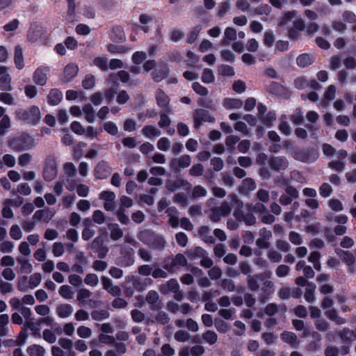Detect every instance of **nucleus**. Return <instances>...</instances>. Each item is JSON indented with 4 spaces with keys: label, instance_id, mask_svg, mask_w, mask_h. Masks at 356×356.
I'll list each match as a JSON object with an SVG mask.
<instances>
[{
    "label": "nucleus",
    "instance_id": "obj_9",
    "mask_svg": "<svg viewBox=\"0 0 356 356\" xmlns=\"http://www.w3.org/2000/svg\"><path fill=\"white\" fill-rule=\"evenodd\" d=\"M99 198L104 201V208L106 211H112L114 209V200L115 195L112 191H103L99 194Z\"/></svg>",
    "mask_w": 356,
    "mask_h": 356
},
{
    "label": "nucleus",
    "instance_id": "obj_16",
    "mask_svg": "<svg viewBox=\"0 0 356 356\" xmlns=\"http://www.w3.org/2000/svg\"><path fill=\"white\" fill-rule=\"evenodd\" d=\"M17 262L20 266L22 273L29 274L33 271V266L26 258L18 257H17Z\"/></svg>",
    "mask_w": 356,
    "mask_h": 356
},
{
    "label": "nucleus",
    "instance_id": "obj_34",
    "mask_svg": "<svg viewBox=\"0 0 356 356\" xmlns=\"http://www.w3.org/2000/svg\"><path fill=\"white\" fill-rule=\"evenodd\" d=\"M336 88L334 86L331 85L328 87L327 90L324 95V100L321 102L322 106H327V102L332 100L335 97Z\"/></svg>",
    "mask_w": 356,
    "mask_h": 356
},
{
    "label": "nucleus",
    "instance_id": "obj_62",
    "mask_svg": "<svg viewBox=\"0 0 356 356\" xmlns=\"http://www.w3.org/2000/svg\"><path fill=\"white\" fill-rule=\"evenodd\" d=\"M0 291L3 293H11L13 291V286L12 284L5 282L0 278Z\"/></svg>",
    "mask_w": 356,
    "mask_h": 356
},
{
    "label": "nucleus",
    "instance_id": "obj_32",
    "mask_svg": "<svg viewBox=\"0 0 356 356\" xmlns=\"http://www.w3.org/2000/svg\"><path fill=\"white\" fill-rule=\"evenodd\" d=\"M59 294L65 299L70 300L74 296V291L72 288L68 285H63L59 288Z\"/></svg>",
    "mask_w": 356,
    "mask_h": 356
},
{
    "label": "nucleus",
    "instance_id": "obj_49",
    "mask_svg": "<svg viewBox=\"0 0 356 356\" xmlns=\"http://www.w3.org/2000/svg\"><path fill=\"white\" fill-rule=\"evenodd\" d=\"M77 334L81 338L88 339L92 336V330L88 327L81 325L77 328Z\"/></svg>",
    "mask_w": 356,
    "mask_h": 356
},
{
    "label": "nucleus",
    "instance_id": "obj_51",
    "mask_svg": "<svg viewBox=\"0 0 356 356\" xmlns=\"http://www.w3.org/2000/svg\"><path fill=\"white\" fill-rule=\"evenodd\" d=\"M10 237L16 241L19 240L22 236V232L18 225H13L10 229Z\"/></svg>",
    "mask_w": 356,
    "mask_h": 356
},
{
    "label": "nucleus",
    "instance_id": "obj_57",
    "mask_svg": "<svg viewBox=\"0 0 356 356\" xmlns=\"http://www.w3.org/2000/svg\"><path fill=\"white\" fill-rule=\"evenodd\" d=\"M275 36L272 31H268L264 33V43L267 47H272L275 42Z\"/></svg>",
    "mask_w": 356,
    "mask_h": 356
},
{
    "label": "nucleus",
    "instance_id": "obj_23",
    "mask_svg": "<svg viewBox=\"0 0 356 356\" xmlns=\"http://www.w3.org/2000/svg\"><path fill=\"white\" fill-rule=\"evenodd\" d=\"M222 104L227 109H235L241 108L243 102L239 99L226 98L223 100Z\"/></svg>",
    "mask_w": 356,
    "mask_h": 356
},
{
    "label": "nucleus",
    "instance_id": "obj_19",
    "mask_svg": "<svg viewBox=\"0 0 356 356\" xmlns=\"http://www.w3.org/2000/svg\"><path fill=\"white\" fill-rule=\"evenodd\" d=\"M141 133L147 138L158 137L161 134V131L158 128L151 125L145 126L142 129Z\"/></svg>",
    "mask_w": 356,
    "mask_h": 356
},
{
    "label": "nucleus",
    "instance_id": "obj_15",
    "mask_svg": "<svg viewBox=\"0 0 356 356\" xmlns=\"http://www.w3.org/2000/svg\"><path fill=\"white\" fill-rule=\"evenodd\" d=\"M62 99L63 94L58 89H51L47 96L48 103L54 106L58 104Z\"/></svg>",
    "mask_w": 356,
    "mask_h": 356
},
{
    "label": "nucleus",
    "instance_id": "obj_59",
    "mask_svg": "<svg viewBox=\"0 0 356 356\" xmlns=\"http://www.w3.org/2000/svg\"><path fill=\"white\" fill-rule=\"evenodd\" d=\"M147 58L144 51H136L132 56V61L135 64H140Z\"/></svg>",
    "mask_w": 356,
    "mask_h": 356
},
{
    "label": "nucleus",
    "instance_id": "obj_40",
    "mask_svg": "<svg viewBox=\"0 0 356 356\" xmlns=\"http://www.w3.org/2000/svg\"><path fill=\"white\" fill-rule=\"evenodd\" d=\"M279 129L280 131L288 136L289 135L292 130H291V127L289 126V124H288V122H286V116H282L281 118H280V124H279Z\"/></svg>",
    "mask_w": 356,
    "mask_h": 356
},
{
    "label": "nucleus",
    "instance_id": "obj_35",
    "mask_svg": "<svg viewBox=\"0 0 356 356\" xmlns=\"http://www.w3.org/2000/svg\"><path fill=\"white\" fill-rule=\"evenodd\" d=\"M10 127V118L8 115H4L0 120V136L5 135Z\"/></svg>",
    "mask_w": 356,
    "mask_h": 356
},
{
    "label": "nucleus",
    "instance_id": "obj_52",
    "mask_svg": "<svg viewBox=\"0 0 356 356\" xmlns=\"http://www.w3.org/2000/svg\"><path fill=\"white\" fill-rule=\"evenodd\" d=\"M24 93L28 98L33 99L37 96L38 89L33 85H26L24 87Z\"/></svg>",
    "mask_w": 356,
    "mask_h": 356
},
{
    "label": "nucleus",
    "instance_id": "obj_18",
    "mask_svg": "<svg viewBox=\"0 0 356 356\" xmlns=\"http://www.w3.org/2000/svg\"><path fill=\"white\" fill-rule=\"evenodd\" d=\"M42 29L38 26H33L30 28L28 32L27 38L30 42L38 41L42 35Z\"/></svg>",
    "mask_w": 356,
    "mask_h": 356
},
{
    "label": "nucleus",
    "instance_id": "obj_17",
    "mask_svg": "<svg viewBox=\"0 0 356 356\" xmlns=\"http://www.w3.org/2000/svg\"><path fill=\"white\" fill-rule=\"evenodd\" d=\"M60 347L66 350L67 356H75L74 352L72 350L73 342L71 339L62 337L58 340Z\"/></svg>",
    "mask_w": 356,
    "mask_h": 356
},
{
    "label": "nucleus",
    "instance_id": "obj_45",
    "mask_svg": "<svg viewBox=\"0 0 356 356\" xmlns=\"http://www.w3.org/2000/svg\"><path fill=\"white\" fill-rule=\"evenodd\" d=\"M81 14L88 19H92L95 16V10L94 8L90 5H84L81 8Z\"/></svg>",
    "mask_w": 356,
    "mask_h": 356
},
{
    "label": "nucleus",
    "instance_id": "obj_39",
    "mask_svg": "<svg viewBox=\"0 0 356 356\" xmlns=\"http://www.w3.org/2000/svg\"><path fill=\"white\" fill-rule=\"evenodd\" d=\"M325 316L330 320L336 322L337 324H343L346 323V320L341 317H339L337 312L334 309L327 311L325 312Z\"/></svg>",
    "mask_w": 356,
    "mask_h": 356
},
{
    "label": "nucleus",
    "instance_id": "obj_36",
    "mask_svg": "<svg viewBox=\"0 0 356 356\" xmlns=\"http://www.w3.org/2000/svg\"><path fill=\"white\" fill-rule=\"evenodd\" d=\"M282 339L292 346H296L297 342V337L294 333L290 332H284L281 335Z\"/></svg>",
    "mask_w": 356,
    "mask_h": 356
},
{
    "label": "nucleus",
    "instance_id": "obj_50",
    "mask_svg": "<svg viewBox=\"0 0 356 356\" xmlns=\"http://www.w3.org/2000/svg\"><path fill=\"white\" fill-rule=\"evenodd\" d=\"M202 29V27L201 25H197L193 28V29L190 31L188 37V42L189 43H193L196 40Z\"/></svg>",
    "mask_w": 356,
    "mask_h": 356
},
{
    "label": "nucleus",
    "instance_id": "obj_58",
    "mask_svg": "<svg viewBox=\"0 0 356 356\" xmlns=\"http://www.w3.org/2000/svg\"><path fill=\"white\" fill-rule=\"evenodd\" d=\"M93 64L102 70H106L108 69L107 60L106 58L97 57L94 59Z\"/></svg>",
    "mask_w": 356,
    "mask_h": 356
},
{
    "label": "nucleus",
    "instance_id": "obj_44",
    "mask_svg": "<svg viewBox=\"0 0 356 356\" xmlns=\"http://www.w3.org/2000/svg\"><path fill=\"white\" fill-rule=\"evenodd\" d=\"M95 84V78L92 74H87L82 81V86L86 89H92Z\"/></svg>",
    "mask_w": 356,
    "mask_h": 356
},
{
    "label": "nucleus",
    "instance_id": "obj_63",
    "mask_svg": "<svg viewBox=\"0 0 356 356\" xmlns=\"http://www.w3.org/2000/svg\"><path fill=\"white\" fill-rule=\"evenodd\" d=\"M175 339L180 342H185L189 340L190 334L184 330H179L175 334Z\"/></svg>",
    "mask_w": 356,
    "mask_h": 356
},
{
    "label": "nucleus",
    "instance_id": "obj_7",
    "mask_svg": "<svg viewBox=\"0 0 356 356\" xmlns=\"http://www.w3.org/2000/svg\"><path fill=\"white\" fill-rule=\"evenodd\" d=\"M49 72V67H40L37 68L33 74V82L39 86H43L47 83V74Z\"/></svg>",
    "mask_w": 356,
    "mask_h": 356
},
{
    "label": "nucleus",
    "instance_id": "obj_43",
    "mask_svg": "<svg viewBox=\"0 0 356 356\" xmlns=\"http://www.w3.org/2000/svg\"><path fill=\"white\" fill-rule=\"evenodd\" d=\"M15 248V244L10 241H2L0 243V251L2 253H11Z\"/></svg>",
    "mask_w": 356,
    "mask_h": 356
},
{
    "label": "nucleus",
    "instance_id": "obj_1",
    "mask_svg": "<svg viewBox=\"0 0 356 356\" xmlns=\"http://www.w3.org/2000/svg\"><path fill=\"white\" fill-rule=\"evenodd\" d=\"M277 26L282 29H286L289 37L294 40L299 38L300 31L305 28L302 19L298 16V12L296 10L284 13L277 19Z\"/></svg>",
    "mask_w": 356,
    "mask_h": 356
},
{
    "label": "nucleus",
    "instance_id": "obj_42",
    "mask_svg": "<svg viewBox=\"0 0 356 356\" xmlns=\"http://www.w3.org/2000/svg\"><path fill=\"white\" fill-rule=\"evenodd\" d=\"M42 275L39 273H35L29 277V284L31 289L37 287L41 282Z\"/></svg>",
    "mask_w": 356,
    "mask_h": 356
},
{
    "label": "nucleus",
    "instance_id": "obj_22",
    "mask_svg": "<svg viewBox=\"0 0 356 356\" xmlns=\"http://www.w3.org/2000/svg\"><path fill=\"white\" fill-rule=\"evenodd\" d=\"M26 353L29 356H44L45 349L40 345L33 344L27 348Z\"/></svg>",
    "mask_w": 356,
    "mask_h": 356
},
{
    "label": "nucleus",
    "instance_id": "obj_27",
    "mask_svg": "<svg viewBox=\"0 0 356 356\" xmlns=\"http://www.w3.org/2000/svg\"><path fill=\"white\" fill-rule=\"evenodd\" d=\"M316 289V286L313 283H307L306 284V292L305 293V298L307 302L312 303L314 302L315 297H314V291Z\"/></svg>",
    "mask_w": 356,
    "mask_h": 356
},
{
    "label": "nucleus",
    "instance_id": "obj_37",
    "mask_svg": "<svg viewBox=\"0 0 356 356\" xmlns=\"http://www.w3.org/2000/svg\"><path fill=\"white\" fill-rule=\"evenodd\" d=\"M170 140L166 137H161L156 143L157 148L163 152H167L170 148Z\"/></svg>",
    "mask_w": 356,
    "mask_h": 356
},
{
    "label": "nucleus",
    "instance_id": "obj_3",
    "mask_svg": "<svg viewBox=\"0 0 356 356\" xmlns=\"http://www.w3.org/2000/svg\"><path fill=\"white\" fill-rule=\"evenodd\" d=\"M15 114L17 120L34 124H37L41 118L40 108L36 106H32L29 109H17Z\"/></svg>",
    "mask_w": 356,
    "mask_h": 356
},
{
    "label": "nucleus",
    "instance_id": "obj_61",
    "mask_svg": "<svg viewBox=\"0 0 356 356\" xmlns=\"http://www.w3.org/2000/svg\"><path fill=\"white\" fill-rule=\"evenodd\" d=\"M72 131L77 135H83L85 134V129L77 121L73 122L70 125Z\"/></svg>",
    "mask_w": 356,
    "mask_h": 356
},
{
    "label": "nucleus",
    "instance_id": "obj_47",
    "mask_svg": "<svg viewBox=\"0 0 356 356\" xmlns=\"http://www.w3.org/2000/svg\"><path fill=\"white\" fill-rule=\"evenodd\" d=\"M42 337L46 341H47L49 343H55L57 339L55 333L49 329H45L42 332Z\"/></svg>",
    "mask_w": 356,
    "mask_h": 356
},
{
    "label": "nucleus",
    "instance_id": "obj_30",
    "mask_svg": "<svg viewBox=\"0 0 356 356\" xmlns=\"http://www.w3.org/2000/svg\"><path fill=\"white\" fill-rule=\"evenodd\" d=\"M108 229L111 231V238L114 241L118 240L123 235V232L118 224L109 225Z\"/></svg>",
    "mask_w": 356,
    "mask_h": 356
},
{
    "label": "nucleus",
    "instance_id": "obj_4",
    "mask_svg": "<svg viewBox=\"0 0 356 356\" xmlns=\"http://www.w3.org/2000/svg\"><path fill=\"white\" fill-rule=\"evenodd\" d=\"M57 175V165L52 157L47 159L43 171V177L46 181H52Z\"/></svg>",
    "mask_w": 356,
    "mask_h": 356
},
{
    "label": "nucleus",
    "instance_id": "obj_41",
    "mask_svg": "<svg viewBox=\"0 0 356 356\" xmlns=\"http://www.w3.org/2000/svg\"><path fill=\"white\" fill-rule=\"evenodd\" d=\"M202 338L205 342L213 345L217 341L218 336L215 332L209 330L203 334Z\"/></svg>",
    "mask_w": 356,
    "mask_h": 356
},
{
    "label": "nucleus",
    "instance_id": "obj_2",
    "mask_svg": "<svg viewBox=\"0 0 356 356\" xmlns=\"http://www.w3.org/2000/svg\"><path fill=\"white\" fill-rule=\"evenodd\" d=\"M9 147L14 151L19 152L24 149H31L35 146V140L28 134L9 138L8 140Z\"/></svg>",
    "mask_w": 356,
    "mask_h": 356
},
{
    "label": "nucleus",
    "instance_id": "obj_53",
    "mask_svg": "<svg viewBox=\"0 0 356 356\" xmlns=\"http://www.w3.org/2000/svg\"><path fill=\"white\" fill-rule=\"evenodd\" d=\"M104 129L111 135H116L118 132V128L116 124L112 122H106L104 124Z\"/></svg>",
    "mask_w": 356,
    "mask_h": 356
},
{
    "label": "nucleus",
    "instance_id": "obj_10",
    "mask_svg": "<svg viewBox=\"0 0 356 356\" xmlns=\"http://www.w3.org/2000/svg\"><path fill=\"white\" fill-rule=\"evenodd\" d=\"M79 72V67L76 63H70L67 64L63 70V80L66 82L72 81L76 76Z\"/></svg>",
    "mask_w": 356,
    "mask_h": 356
},
{
    "label": "nucleus",
    "instance_id": "obj_29",
    "mask_svg": "<svg viewBox=\"0 0 356 356\" xmlns=\"http://www.w3.org/2000/svg\"><path fill=\"white\" fill-rule=\"evenodd\" d=\"M314 58L312 55L304 54L297 58V64L300 67H305L313 62Z\"/></svg>",
    "mask_w": 356,
    "mask_h": 356
},
{
    "label": "nucleus",
    "instance_id": "obj_38",
    "mask_svg": "<svg viewBox=\"0 0 356 356\" xmlns=\"http://www.w3.org/2000/svg\"><path fill=\"white\" fill-rule=\"evenodd\" d=\"M83 112L85 114L86 120L88 122H92L95 120L94 109L91 104L85 105L83 108Z\"/></svg>",
    "mask_w": 356,
    "mask_h": 356
},
{
    "label": "nucleus",
    "instance_id": "obj_21",
    "mask_svg": "<svg viewBox=\"0 0 356 356\" xmlns=\"http://www.w3.org/2000/svg\"><path fill=\"white\" fill-rule=\"evenodd\" d=\"M270 165L275 170H284L288 166V161L284 157H273L270 160Z\"/></svg>",
    "mask_w": 356,
    "mask_h": 356
},
{
    "label": "nucleus",
    "instance_id": "obj_28",
    "mask_svg": "<svg viewBox=\"0 0 356 356\" xmlns=\"http://www.w3.org/2000/svg\"><path fill=\"white\" fill-rule=\"evenodd\" d=\"M256 188V184L252 179H245L243 181L242 185L240 186V191L243 193H248Z\"/></svg>",
    "mask_w": 356,
    "mask_h": 356
},
{
    "label": "nucleus",
    "instance_id": "obj_20",
    "mask_svg": "<svg viewBox=\"0 0 356 356\" xmlns=\"http://www.w3.org/2000/svg\"><path fill=\"white\" fill-rule=\"evenodd\" d=\"M14 60L17 69L22 70L24 67L23 52L20 46H17L15 49Z\"/></svg>",
    "mask_w": 356,
    "mask_h": 356
},
{
    "label": "nucleus",
    "instance_id": "obj_56",
    "mask_svg": "<svg viewBox=\"0 0 356 356\" xmlns=\"http://www.w3.org/2000/svg\"><path fill=\"white\" fill-rule=\"evenodd\" d=\"M319 257L320 254L318 252H312L309 257V261L314 264V268L317 270L321 269V264L318 262Z\"/></svg>",
    "mask_w": 356,
    "mask_h": 356
},
{
    "label": "nucleus",
    "instance_id": "obj_26",
    "mask_svg": "<svg viewBox=\"0 0 356 356\" xmlns=\"http://www.w3.org/2000/svg\"><path fill=\"white\" fill-rule=\"evenodd\" d=\"M236 39V31L232 27H227L224 32V38L222 44H227L229 41Z\"/></svg>",
    "mask_w": 356,
    "mask_h": 356
},
{
    "label": "nucleus",
    "instance_id": "obj_5",
    "mask_svg": "<svg viewBox=\"0 0 356 356\" xmlns=\"http://www.w3.org/2000/svg\"><path fill=\"white\" fill-rule=\"evenodd\" d=\"M194 125L196 128L200 127L203 122H213L215 121L209 111L204 109H197L194 113Z\"/></svg>",
    "mask_w": 356,
    "mask_h": 356
},
{
    "label": "nucleus",
    "instance_id": "obj_33",
    "mask_svg": "<svg viewBox=\"0 0 356 356\" xmlns=\"http://www.w3.org/2000/svg\"><path fill=\"white\" fill-rule=\"evenodd\" d=\"M156 99L157 104L161 106L165 107L169 102V98L166 94L161 90H158L156 92Z\"/></svg>",
    "mask_w": 356,
    "mask_h": 356
},
{
    "label": "nucleus",
    "instance_id": "obj_11",
    "mask_svg": "<svg viewBox=\"0 0 356 356\" xmlns=\"http://www.w3.org/2000/svg\"><path fill=\"white\" fill-rule=\"evenodd\" d=\"M111 173V168L104 161L98 163L95 168V175L98 179H104Z\"/></svg>",
    "mask_w": 356,
    "mask_h": 356
},
{
    "label": "nucleus",
    "instance_id": "obj_54",
    "mask_svg": "<svg viewBox=\"0 0 356 356\" xmlns=\"http://www.w3.org/2000/svg\"><path fill=\"white\" fill-rule=\"evenodd\" d=\"M84 282L87 285L95 286L99 283V279L95 274L90 273L86 276Z\"/></svg>",
    "mask_w": 356,
    "mask_h": 356
},
{
    "label": "nucleus",
    "instance_id": "obj_8",
    "mask_svg": "<svg viewBox=\"0 0 356 356\" xmlns=\"http://www.w3.org/2000/svg\"><path fill=\"white\" fill-rule=\"evenodd\" d=\"M191 159L189 155L184 154L177 159H172L170 165L172 170L177 171L181 168H185L190 165Z\"/></svg>",
    "mask_w": 356,
    "mask_h": 356
},
{
    "label": "nucleus",
    "instance_id": "obj_13",
    "mask_svg": "<svg viewBox=\"0 0 356 356\" xmlns=\"http://www.w3.org/2000/svg\"><path fill=\"white\" fill-rule=\"evenodd\" d=\"M68 8L65 16V20L69 23H74L79 19V15L76 13V3L74 0H67Z\"/></svg>",
    "mask_w": 356,
    "mask_h": 356
},
{
    "label": "nucleus",
    "instance_id": "obj_46",
    "mask_svg": "<svg viewBox=\"0 0 356 356\" xmlns=\"http://www.w3.org/2000/svg\"><path fill=\"white\" fill-rule=\"evenodd\" d=\"M339 256L341 259L348 266L353 264L355 261L354 256L348 251L341 250L339 252Z\"/></svg>",
    "mask_w": 356,
    "mask_h": 356
},
{
    "label": "nucleus",
    "instance_id": "obj_55",
    "mask_svg": "<svg viewBox=\"0 0 356 356\" xmlns=\"http://www.w3.org/2000/svg\"><path fill=\"white\" fill-rule=\"evenodd\" d=\"M0 102L5 104L13 105L15 99L13 96L9 92H1L0 93Z\"/></svg>",
    "mask_w": 356,
    "mask_h": 356
},
{
    "label": "nucleus",
    "instance_id": "obj_24",
    "mask_svg": "<svg viewBox=\"0 0 356 356\" xmlns=\"http://www.w3.org/2000/svg\"><path fill=\"white\" fill-rule=\"evenodd\" d=\"M83 223L86 227L82 232V238L85 241H88L95 235V232L90 227L91 225V220L90 219H86Z\"/></svg>",
    "mask_w": 356,
    "mask_h": 356
},
{
    "label": "nucleus",
    "instance_id": "obj_25",
    "mask_svg": "<svg viewBox=\"0 0 356 356\" xmlns=\"http://www.w3.org/2000/svg\"><path fill=\"white\" fill-rule=\"evenodd\" d=\"M54 216V212L50 209L40 210L35 213L34 218L48 222Z\"/></svg>",
    "mask_w": 356,
    "mask_h": 356
},
{
    "label": "nucleus",
    "instance_id": "obj_48",
    "mask_svg": "<svg viewBox=\"0 0 356 356\" xmlns=\"http://www.w3.org/2000/svg\"><path fill=\"white\" fill-rule=\"evenodd\" d=\"M213 72L210 69H204L202 75V81L205 83H211L214 81Z\"/></svg>",
    "mask_w": 356,
    "mask_h": 356
},
{
    "label": "nucleus",
    "instance_id": "obj_14",
    "mask_svg": "<svg viewBox=\"0 0 356 356\" xmlns=\"http://www.w3.org/2000/svg\"><path fill=\"white\" fill-rule=\"evenodd\" d=\"M179 285L176 280H170L165 284L161 285L160 291L163 293H168L170 292H177L179 289Z\"/></svg>",
    "mask_w": 356,
    "mask_h": 356
},
{
    "label": "nucleus",
    "instance_id": "obj_31",
    "mask_svg": "<svg viewBox=\"0 0 356 356\" xmlns=\"http://www.w3.org/2000/svg\"><path fill=\"white\" fill-rule=\"evenodd\" d=\"M9 322V316L8 314L0 315V336H6L8 333L7 325Z\"/></svg>",
    "mask_w": 356,
    "mask_h": 356
},
{
    "label": "nucleus",
    "instance_id": "obj_64",
    "mask_svg": "<svg viewBox=\"0 0 356 356\" xmlns=\"http://www.w3.org/2000/svg\"><path fill=\"white\" fill-rule=\"evenodd\" d=\"M231 209L227 203L222 204L220 207L216 208L214 211L215 213L220 216H224L229 213Z\"/></svg>",
    "mask_w": 356,
    "mask_h": 356
},
{
    "label": "nucleus",
    "instance_id": "obj_6",
    "mask_svg": "<svg viewBox=\"0 0 356 356\" xmlns=\"http://www.w3.org/2000/svg\"><path fill=\"white\" fill-rule=\"evenodd\" d=\"M8 67L0 65V90L2 91H11V76L8 72Z\"/></svg>",
    "mask_w": 356,
    "mask_h": 356
},
{
    "label": "nucleus",
    "instance_id": "obj_12",
    "mask_svg": "<svg viewBox=\"0 0 356 356\" xmlns=\"http://www.w3.org/2000/svg\"><path fill=\"white\" fill-rule=\"evenodd\" d=\"M74 312L71 305L67 303L59 304L56 308V314L61 318L70 317Z\"/></svg>",
    "mask_w": 356,
    "mask_h": 356
},
{
    "label": "nucleus",
    "instance_id": "obj_60",
    "mask_svg": "<svg viewBox=\"0 0 356 356\" xmlns=\"http://www.w3.org/2000/svg\"><path fill=\"white\" fill-rule=\"evenodd\" d=\"M92 220L99 225L103 224L105 221V216L100 210H95L92 214Z\"/></svg>",
    "mask_w": 356,
    "mask_h": 356
}]
</instances>
